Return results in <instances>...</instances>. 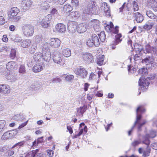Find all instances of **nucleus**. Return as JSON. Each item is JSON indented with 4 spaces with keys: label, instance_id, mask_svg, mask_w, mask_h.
<instances>
[{
    "label": "nucleus",
    "instance_id": "nucleus-63",
    "mask_svg": "<svg viewBox=\"0 0 157 157\" xmlns=\"http://www.w3.org/2000/svg\"><path fill=\"white\" fill-rule=\"evenodd\" d=\"M155 2H157V0H147V3L150 6L152 5Z\"/></svg>",
    "mask_w": 157,
    "mask_h": 157
},
{
    "label": "nucleus",
    "instance_id": "nucleus-28",
    "mask_svg": "<svg viewBox=\"0 0 157 157\" xmlns=\"http://www.w3.org/2000/svg\"><path fill=\"white\" fill-rule=\"evenodd\" d=\"M31 44V41L29 39H26L22 40L21 44L24 48H26L29 47Z\"/></svg>",
    "mask_w": 157,
    "mask_h": 157
},
{
    "label": "nucleus",
    "instance_id": "nucleus-32",
    "mask_svg": "<svg viewBox=\"0 0 157 157\" xmlns=\"http://www.w3.org/2000/svg\"><path fill=\"white\" fill-rule=\"evenodd\" d=\"M146 13L147 16L151 19L154 20L157 18V16L155 15L151 10H147L146 12Z\"/></svg>",
    "mask_w": 157,
    "mask_h": 157
},
{
    "label": "nucleus",
    "instance_id": "nucleus-14",
    "mask_svg": "<svg viewBox=\"0 0 157 157\" xmlns=\"http://www.w3.org/2000/svg\"><path fill=\"white\" fill-rule=\"evenodd\" d=\"M50 45L55 48L59 47L60 44V41L58 38H52L50 40Z\"/></svg>",
    "mask_w": 157,
    "mask_h": 157
},
{
    "label": "nucleus",
    "instance_id": "nucleus-57",
    "mask_svg": "<svg viewBox=\"0 0 157 157\" xmlns=\"http://www.w3.org/2000/svg\"><path fill=\"white\" fill-rule=\"evenodd\" d=\"M19 72L20 73H25V67L24 66L21 65L20 66L19 69Z\"/></svg>",
    "mask_w": 157,
    "mask_h": 157
},
{
    "label": "nucleus",
    "instance_id": "nucleus-33",
    "mask_svg": "<svg viewBox=\"0 0 157 157\" xmlns=\"http://www.w3.org/2000/svg\"><path fill=\"white\" fill-rule=\"evenodd\" d=\"M62 52L63 56L66 57H69L71 55V51L69 48L63 49L62 50Z\"/></svg>",
    "mask_w": 157,
    "mask_h": 157
},
{
    "label": "nucleus",
    "instance_id": "nucleus-9",
    "mask_svg": "<svg viewBox=\"0 0 157 157\" xmlns=\"http://www.w3.org/2000/svg\"><path fill=\"white\" fill-rule=\"evenodd\" d=\"M75 73L82 78H86L87 75V71L84 68L79 67L74 71Z\"/></svg>",
    "mask_w": 157,
    "mask_h": 157
},
{
    "label": "nucleus",
    "instance_id": "nucleus-2",
    "mask_svg": "<svg viewBox=\"0 0 157 157\" xmlns=\"http://www.w3.org/2000/svg\"><path fill=\"white\" fill-rule=\"evenodd\" d=\"M20 10L17 7L12 8L8 12L9 19L12 21L15 22H18L21 18V17L17 16Z\"/></svg>",
    "mask_w": 157,
    "mask_h": 157
},
{
    "label": "nucleus",
    "instance_id": "nucleus-39",
    "mask_svg": "<svg viewBox=\"0 0 157 157\" xmlns=\"http://www.w3.org/2000/svg\"><path fill=\"white\" fill-rule=\"evenodd\" d=\"M141 144V141L140 139L138 140H134L131 143V146L134 147L137 146L139 144Z\"/></svg>",
    "mask_w": 157,
    "mask_h": 157
},
{
    "label": "nucleus",
    "instance_id": "nucleus-53",
    "mask_svg": "<svg viewBox=\"0 0 157 157\" xmlns=\"http://www.w3.org/2000/svg\"><path fill=\"white\" fill-rule=\"evenodd\" d=\"M152 9L155 11H157V2H155L150 6Z\"/></svg>",
    "mask_w": 157,
    "mask_h": 157
},
{
    "label": "nucleus",
    "instance_id": "nucleus-59",
    "mask_svg": "<svg viewBox=\"0 0 157 157\" xmlns=\"http://www.w3.org/2000/svg\"><path fill=\"white\" fill-rule=\"evenodd\" d=\"M52 83L54 82H59L61 81V80L59 78H53L52 80H51Z\"/></svg>",
    "mask_w": 157,
    "mask_h": 157
},
{
    "label": "nucleus",
    "instance_id": "nucleus-54",
    "mask_svg": "<svg viewBox=\"0 0 157 157\" xmlns=\"http://www.w3.org/2000/svg\"><path fill=\"white\" fill-rule=\"evenodd\" d=\"M42 36L40 35H36L35 36V40L36 42H40L42 41Z\"/></svg>",
    "mask_w": 157,
    "mask_h": 157
},
{
    "label": "nucleus",
    "instance_id": "nucleus-30",
    "mask_svg": "<svg viewBox=\"0 0 157 157\" xmlns=\"http://www.w3.org/2000/svg\"><path fill=\"white\" fill-rule=\"evenodd\" d=\"M121 37V34H119L118 35V37L116 38V39L114 41V43L111 46V48L113 49H115L116 48V45H117L121 41V40L120 38Z\"/></svg>",
    "mask_w": 157,
    "mask_h": 157
},
{
    "label": "nucleus",
    "instance_id": "nucleus-55",
    "mask_svg": "<svg viewBox=\"0 0 157 157\" xmlns=\"http://www.w3.org/2000/svg\"><path fill=\"white\" fill-rule=\"evenodd\" d=\"M139 73L140 74H142L143 75H146V72L147 70L145 68H141L139 70Z\"/></svg>",
    "mask_w": 157,
    "mask_h": 157
},
{
    "label": "nucleus",
    "instance_id": "nucleus-22",
    "mask_svg": "<svg viewBox=\"0 0 157 157\" xmlns=\"http://www.w3.org/2000/svg\"><path fill=\"white\" fill-rule=\"evenodd\" d=\"M149 135L148 134H146L145 135L143 136L141 139H140L141 141V144H144L149 146L150 141L149 140Z\"/></svg>",
    "mask_w": 157,
    "mask_h": 157
},
{
    "label": "nucleus",
    "instance_id": "nucleus-13",
    "mask_svg": "<svg viewBox=\"0 0 157 157\" xmlns=\"http://www.w3.org/2000/svg\"><path fill=\"white\" fill-rule=\"evenodd\" d=\"M77 23L73 21L68 22L67 25V29L71 33L75 32L77 30Z\"/></svg>",
    "mask_w": 157,
    "mask_h": 157
},
{
    "label": "nucleus",
    "instance_id": "nucleus-25",
    "mask_svg": "<svg viewBox=\"0 0 157 157\" xmlns=\"http://www.w3.org/2000/svg\"><path fill=\"white\" fill-rule=\"evenodd\" d=\"M56 31L60 33H63L66 30L65 25L62 23H58L56 26Z\"/></svg>",
    "mask_w": 157,
    "mask_h": 157
},
{
    "label": "nucleus",
    "instance_id": "nucleus-44",
    "mask_svg": "<svg viewBox=\"0 0 157 157\" xmlns=\"http://www.w3.org/2000/svg\"><path fill=\"white\" fill-rule=\"evenodd\" d=\"M14 119L17 120H23L24 117L23 116V114L20 113L19 114L17 115H15L14 117Z\"/></svg>",
    "mask_w": 157,
    "mask_h": 157
},
{
    "label": "nucleus",
    "instance_id": "nucleus-62",
    "mask_svg": "<svg viewBox=\"0 0 157 157\" xmlns=\"http://www.w3.org/2000/svg\"><path fill=\"white\" fill-rule=\"evenodd\" d=\"M151 147L153 149L155 150H157V143H154L152 144H151Z\"/></svg>",
    "mask_w": 157,
    "mask_h": 157
},
{
    "label": "nucleus",
    "instance_id": "nucleus-27",
    "mask_svg": "<svg viewBox=\"0 0 157 157\" xmlns=\"http://www.w3.org/2000/svg\"><path fill=\"white\" fill-rule=\"evenodd\" d=\"M87 109V106L84 105L83 106H81L77 108V111L78 113H79L82 116L84 113H85Z\"/></svg>",
    "mask_w": 157,
    "mask_h": 157
},
{
    "label": "nucleus",
    "instance_id": "nucleus-50",
    "mask_svg": "<svg viewBox=\"0 0 157 157\" xmlns=\"http://www.w3.org/2000/svg\"><path fill=\"white\" fill-rule=\"evenodd\" d=\"M31 89L34 90H36L38 89H39L40 87L38 86L36 84H34L32 85L31 87Z\"/></svg>",
    "mask_w": 157,
    "mask_h": 157
},
{
    "label": "nucleus",
    "instance_id": "nucleus-12",
    "mask_svg": "<svg viewBox=\"0 0 157 157\" xmlns=\"http://www.w3.org/2000/svg\"><path fill=\"white\" fill-rule=\"evenodd\" d=\"M51 19V15L48 14L41 21L42 26L44 28L47 27L50 23Z\"/></svg>",
    "mask_w": 157,
    "mask_h": 157
},
{
    "label": "nucleus",
    "instance_id": "nucleus-16",
    "mask_svg": "<svg viewBox=\"0 0 157 157\" xmlns=\"http://www.w3.org/2000/svg\"><path fill=\"white\" fill-rule=\"evenodd\" d=\"M101 10H103L106 16H110V11L106 3L104 2L102 3L101 6Z\"/></svg>",
    "mask_w": 157,
    "mask_h": 157
},
{
    "label": "nucleus",
    "instance_id": "nucleus-52",
    "mask_svg": "<svg viewBox=\"0 0 157 157\" xmlns=\"http://www.w3.org/2000/svg\"><path fill=\"white\" fill-rule=\"evenodd\" d=\"M149 135L150 138H154L156 136V132L154 130H151L150 131Z\"/></svg>",
    "mask_w": 157,
    "mask_h": 157
},
{
    "label": "nucleus",
    "instance_id": "nucleus-31",
    "mask_svg": "<svg viewBox=\"0 0 157 157\" xmlns=\"http://www.w3.org/2000/svg\"><path fill=\"white\" fill-rule=\"evenodd\" d=\"M6 78L7 80H10V81L14 82L16 80L17 76L15 74L10 73L6 75Z\"/></svg>",
    "mask_w": 157,
    "mask_h": 157
},
{
    "label": "nucleus",
    "instance_id": "nucleus-60",
    "mask_svg": "<svg viewBox=\"0 0 157 157\" xmlns=\"http://www.w3.org/2000/svg\"><path fill=\"white\" fill-rule=\"evenodd\" d=\"M5 22V20L2 16H0V25H3Z\"/></svg>",
    "mask_w": 157,
    "mask_h": 157
},
{
    "label": "nucleus",
    "instance_id": "nucleus-15",
    "mask_svg": "<svg viewBox=\"0 0 157 157\" xmlns=\"http://www.w3.org/2000/svg\"><path fill=\"white\" fill-rule=\"evenodd\" d=\"M83 59L88 63H92L94 61L93 56L90 53H86L82 55Z\"/></svg>",
    "mask_w": 157,
    "mask_h": 157
},
{
    "label": "nucleus",
    "instance_id": "nucleus-47",
    "mask_svg": "<svg viewBox=\"0 0 157 157\" xmlns=\"http://www.w3.org/2000/svg\"><path fill=\"white\" fill-rule=\"evenodd\" d=\"M134 46L135 50L136 52H138L139 53L141 52L142 51L141 48H140V46L138 44L135 43L134 44Z\"/></svg>",
    "mask_w": 157,
    "mask_h": 157
},
{
    "label": "nucleus",
    "instance_id": "nucleus-1",
    "mask_svg": "<svg viewBox=\"0 0 157 157\" xmlns=\"http://www.w3.org/2000/svg\"><path fill=\"white\" fill-rule=\"evenodd\" d=\"M144 108L141 106H139L138 107L137 109L136 110V120L134 123V125L132 127L131 129L129 130L128 132V136H130L131 135V132L132 131L136 125H137V127L138 131V132H140L141 131V128L146 123L147 121L145 120H143L141 122L140 121L141 118L142 116L139 113V112H140V113H142L144 112Z\"/></svg>",
    "mask_w": 157,
    "mask_h": 157
},
{
    "label": "nucleus",
    "instance_id": "nucleus-11",
    "mask_svg": "<svg viewBox=\"0 0 157 157\" xmlns=\"http://www.w3.org/2000/svg\"><path fill=\"white\" fill-rule=\"evenodd\" d=\"M151 148L149 146H147L144 149L140 147L138 149L139 153L143 154L142 156L144 157H148L151 153Z\"/></svg>",
    "mask_w": 157,
    "mask_h": 157
},
{
    "label": "nucleus",
    "instance_id": "nucleus-35",
    "mask_svg": "<svg viewBox=\"0 0 157 157\" xmlns=\"http://www.w3.org/2000/svg\"><path fill=\"white\" fill-rule=\"evenodd\" d=\"M63 11L65 13L70 12L73 9V8L70 5L66 4L63 7Z\"/></svg>",
    "mask_w": 157,
    "mask_h": 157
},
{
    "label": "nucleus",
    "instance_id": "nucleus-7",
    "mask_svg": "<svg viewBox=\"0 0 157 157\" xmlns=\"http://www.w3.org/2000/svg\"><path fill=\"white\" fill-rule=\"evenodd\" d=\"M100 44L98 37L95 34L92 35L91 38L88 39L86 42V45L89 47H92L94 45L97 47Z\"/></svg>",
    "mask_w": 157,
    "mask_h": 157
},
{
    "label": "nucleus",
    "instance_id": "nucleus-8",
    "mask_svg": "<svg viewBox=\"0 0 157 157\" xmlns=\"http://www.w3.org/2000/svg\"><path fill=\"white\" fill-rule=\"evenodd\" d=\"M139 85L140 86L139 89L143 91H146L148 88L149 84V80L145 78L144 76H142L140 78L139 81Z\"/></svg>",
    "mask_w": 157,
    "mask_h": 157
},
{
    "label": "nucleus",
    "instance_id": "nucleus-49",
    "mask_svg": "<svg viewBox=\"0 0 157 157\" xmlns=\"http://www.w3.org/2000/svg\"><path fill=\"white\" fill-rule=\"evenodd\" d=\"M133 10L134 11H137L139 9V7L137 3L134 1L132 2Z\"/></svg>",
    "mask_w": 157,
    "mask_h": 157
},
{
    "label": "nucleus",
    "instance_id": "nucleus-41",
    "mask_svg": "<svg viewBox=\"0 0 157 157\" xmlns=\"http://www.w3.org/2000/svg\"><path fill=\"white\" fill-rule=\"evenodd\" d=\"M6 122L4 120H0V132L3 130L4 128Z\"/></svg>",
    "mask_w": 157,
    "mask_h": 157
},
{
    "label": "nucleus",
    "instance_id": "nucleus-37",
    "mask_svg": "<svg viewBox=\"0 0 157 157\" xmlns=\"http://www.w3.org/2000/svg\"><path fill=\"white\" fill-rule=\"evenodd\" d=\"M104 57V55H102L98 58L97 60V64L100 66L102 65L103 63Z\"/></svg>",
    "mask_w": 157,
    "mask_h": 157
},
{
    "label": "nucleus",
    "instance_id": "nucleus-34",
    "mask_svg": "<svg viewBox=\"0 0 157 157\" xmlns=\"http://www.w3.org/2000/svg\"><path fill=\"white\" fill-rule=\"evenodd\" d=\"M154 25L153 22H148L144 25L143 28L147 30H149L152 28Z\"/></svg>",
    "mask_w": 157,
    "mask_h": 157
},
{
    "label": "nucleus",
    "instance_id": "nucleus-18",
    "mask_svg": "<svg viewBox=\"0 0 157 157\" xmlns=\"http://www.w3.org/2000/svg\"><path fill=\"white\" fill-rule=\"evenodd\" d=\"M32 4V2L30 0H23L21 3V7L24 10L28 9Z\"/></svg>",
    "mask_w": 157,
    "mask_h": 157
},
{
    "label": "nucleus",
    "instance_id": "nucleus-45",
    "mask_svg": "<svg viewBox=\"0 0 157 157\" xmlns=\"http://www.w3.org/2000/svg\"><path fill=\"white\" fill-rule=\"evenodd\" d=\"M37 48L36 44H34L30 48V52L31 53H34Z\"/></svg>",
    "mask_w": 157,
    "mask_h": 157
},
{
    "label": "nucleus",
    "instance_id": "nucleus-64",
    "mask_svg": "<svg viewBox=\"0 0 157 157\" xmlns=\"http://www.w3.org/2000/svg\"><path fill=\"white\" fill-rule=\"evenodd\" d=\"M95 74L93 72L91 73L89 76V80H91L94 78L95 77Z\"/></svg>",
    "mask_w": 157,
    "mask_h": 157
},
{
    "label": "nucleus",
    "instance_id": "nucleus-17",
    "mask_svg": "<svg viewBox=\"0 0 157 157\" xmlns=\"http://www.w3.org/2000/svg\"><path fill=\"white\" fill-rule=\"evenodd\" d=\"M145 50L147 53L157 54V48L151 47L149 44L146 45Z\"/></svg>",
    "mask_w": 157,
    "mask_h": 157
},
{
    "label": "nucleus",
    "instance_id": "nucleus-36",
    "mask_svg": "<svg viewBox=\"0 0 157 157\" xmlns=\"http://www.w3.org/2000/svg\"><path fill=\"white\" fill-rule=\"evenodd\" d=\"M48 44L47 43L44 44L43 46L42 53H46L47 52H50L49 49L48 48Z\"/></svg>",
    "mask_w": 157,
    "mask_h": 157
},
{
    "label": "nucleus",
    "instance_id": "nucleus-5",
    "mask_svg": "<svg viewBox=\"0 0 157 157\" xmlns=\"http://www.w3.org/2000/svg\"><path fill=\"white\" fill-rule=\"evenodd\" d=\"M22 30L24 36L29 37L33 35L34 29L32 25L25 24L22 26Z\"/></svg>",
    "mask_w": 157,
    "mask_h": 157
},
{
    "label": "nucleus",
    "instance_id": "nucleus-29",
    "mask_svg": "<svg viewBox=\"0 0 157 157\" xmlns=\"http://www.w3.org/2000/svg\"><path fill=\"white\" fill-rule=\"evenodd\" d=\"M42 54L40 52H36L33 56V58L36 62L41 61L42 59Z\"/></svg>",
    "mask_w": 157,
    "mask_h": 157
},
{
    "label": "nucleus",
    "instance_id": "nucleus-23",
    "mask_svg": "<svg viewBox=\"0 0 157 157\" xmlns=\"http://www.w3.org/2000/svg\"><path fill=\"white\" fill-rule=\"evenodd\" d=\"M10 92V87L6 85H0V93L2 94H8Z\"/></svg>",
    "mask_w": 157,
    "mask_h": 157
},
{
    "label": "nucleus",
    "instance_id": "nucleus-21",
    "mask_svg": "<svg viewBox=\"0 0 157 157\" xmlns=\"http://www.w3.org/2000/svg\"><path fill=\"white\" fill-rule=\"evenodd\" d=\"M80 16V14L78 11L72 12L70 13L67 17L69 20H76Z\"/></svg>",
    "mask_w": 157,
    "mask_h": 157
},
{
    "label": "nucleus",
    "instance_id": "nucleus-24",
    "mask_svg": "<svg viewBox=\"0 0 157 157\" xmlns=\"http://www.w3.org/2000/svg\"><path fill=\"white\" fill-rule=\"evenodd\" d=\"M133 17L135 18L137 22L139 23H141L144 19V17L143 16L138 12L134 13Z\"/></svg>",
    "mask_w": 157,
    "mask_h": 157
},
{
    "label": "nucleus",
    "instance_id": "nucleus-42",
    "mask_svg": "<svg viewBox=\"0 0 157 157\" xmlns=\"http://www.w3.org/2000/svg\"><path fill=\"white\" fill-rule=\"evenodd\" d=\"M72 7H75L76 8L78 6L79 2L78 0H72L71 1Z\"/></svg>",
    "mask_w": 157,
    "mask_h": 157
},
{
    "label": "nucleus",
    "instance_id": "nucleus-46",
    "mask_svg": "<svg viewBox=\"0 0 157 157\" xmlns=\"http://www.w3.org/2000/svg\"><path fill=\"white\" fill-rule=\"evenodd\" d=\"M10 138L8 132L4 133L2 137V140H6Z\"/></svg>",
    "mask_w": 157,
    "mask_h": 157
},
{
    "label": "nucleus",
    "instance_id": "nucleus-51",
    "mask_svg": "<svg viewBox=\"0 0 157 157\" xmlns=\"http://www.w3.org/2000/svg\"><path fill=\"white\" fill-rule=\"evenodd\" d=\"M16 52L15 50L14 49L11 50L10 54V57L12 59H14L15 57Z\"/></svg>",
    "mask_w": 157,
    "mask_h": 157
},
{
    "label": "nucleus",
    "instance_id": "nucleus-43",
    "mask_svg": "<svg viewBox=\"0 0 157 157\" xmlns=\"http://www.w3.org/2000/svg\"><path fill=\"white\" fill-rule=\"evenodd\" d=\"M118 27L117 26H116L115 28H109V30L110 32H111L112 33L117 34L118 33Z\"/></svg>",
    "mask_w": 157,
    "mask_h": 157
},
{
    "label": "nucleus",
    "instance_id": "nucleus-4",
    "mask_svg": "<svg viewBox=\"0 0 157 157\" xmlns=\"http://www.w3.org/2000/svg\"><path fill=\"white\" fill-rule=\"evenodd\" d=\"M96 3L92 1L89 4L87 9L84 10L83 13L87 14H98L99 13L98 8L95 5Z\"/></svg>",
    "mask_w": 157,
    "mask_h": 157
},
{
    "label": "nucleus",
    "instance_id": "nucleus-40",
    "mask_svg": "<svg viewBox=\"0 0 157 157\" xmlns=\"http://www.w3.org/2000/svg\"><path fill=\"white\" fill-rule=\"evenodd\" d=\"M49 6L48 3L46 2H44L42 4L41 6V9L43 10H46L49 8Z\"/></svg>",
    "mask_w": 157,
    "mask_h": 157
},
{
    "label": "nucleus",
    "instance_id": "nucleus-61",
    "mask_svg": "<svg viewBox=\"0 0 157 157\" xmlns=\"http://www.w3.org/2000/svg\"><path fill=\"white\" fill-rule=\"evenodd\" d=\"M43 137L42 136L40 138H39L37 140V144H38L39 143H42L43 141Z\"/></svg>",
    "mask_w": 157,
    "mask_h": 157
},
{
    "label": "nucleus",
    "instance_id": "nucleus-10",
    "mask_svg": "<svg viewBox=\"0 0 157 157\" xmlns=\"http://www.w3.org/2000/svg\"><path fill=\"white\" fill-rule=\"evenodd\" d=\"M88 25L87 23H84L79 24L77 25V32L80 33H83L87 30Z\"/></svg>",
    "mask_w": 157,
    "mask_h": 157
},
{
    "label": "nucleus",
    "instance_id": "nucleus-56",
    "mask_svg": "<svg viewBox=\"0 0 157 157\" xmlns=\"http://www.w3.org/2000/svg\"><path fill=\"white\" fill-rule=\"evenodd\" d=\"M74 76L72 75H67L65 78L66 80L67 81H70L74 78Z\"/></svg>",
    "mask_w": 157,
    "mask_h": 157
},
{
    "label": "nucleus",
    "instance_id": "nucleus-26",
    "mask_svg": "<svg viewBox=\"0 0 157 157\" xmlns=\"http://www.w3.org/2000/svg\"><path fill=\"white\" fill-rule=\"evenodd\" d=\"M51 58V55L50 52H47L46 53H42V59L45 61L48 62Z\"/></svg>",
    "mask_w": 157,
    "mask_h": 157
},
{
    "label": "nucleus",
    "instance_id": "nucleus-3",
    "mask_svg": "<svg viewBox=\"0 0 157 157\" xmlns=\"http://www.w3.org/2000/svg\"><path fill=\"white\" fill-rule=\"evenodd\" d=\"M154 58L152 54L150 56H147L144 59H142V62L143 63H146L147 67L150 69L155 68L156 65V63L154 62Z\"/></svg>",
    "mask_w": 157,
    "mask_h": 157
},
{
    "label": "nucleus",
    "instance_id": "nucleus-58",
    "mask_svg": "<svg viewBox=\"0 0 157 157\" xmlns=\"http://www.w3.org/2000/svg\"><path fill=\"white\" fill-rule=\"evenodd\" d=\"M87 129L86 126H85L84 127H83V128H82L80 130L79 132L81 135L82 134L83 131L85 132L86 133L87 132Z\"/></svg>",
    "mask_w": 157,
    "mask_h": 157
},
{
    "label": "nucleus",
    "instance_id": "nucleus-38",
    "mask_svg": "<svg viewBox=\"0 0 157 157\" xmlns=\"http://www.w3.org/2000/svg\"><path fill=\"white\" fill-rule=\"evenodd\" d=\"M98 36L101 41H104L105 39V34L104 31H101L98 35Z\"/></svg>",
    "mask_w": 157,
    "mask_h": 157
},
{
    "label": "nucleus",
    "instance_id": "nucleus-19",
    "mask_svg": "<svg viewBox=\"0 0 157 157\" xmlns=\"http://www.w3.org/2000/svg\"><path fill=\"white\" fill-rule=\"evenodd\" d=\"M17 67V64L16 62L11 61L7 63L6 65V69L8 70L13 71Z\"/></svg>",
    "mask_w": 157,
    "mask_h": 157
},
{
    "label": "nucleus",
    "instance_id": "nucleus-48",
    "mask_svg": "<svg viewBox=\"0 0 157 157\" xmlns=\"http://www.w3.org/2000/svg\"><path fill=\"white\" fill-rule=\"evenodd\" d=\"M10 138L15 136L17 134V132L15 130H13L8 131Z\"/></svg>",
    "mask_w": 157,
    "mask_h": 157
},
{
    "label": "nucleus",
    "instance_id": "nucleus-6",
    "mask_svg": "<svg viewBox=\"0 0 157 157\" xmlns=\"http://www.w3.org/2000/svg\"><path fill=\"white\" fill-rule=\"evenodd\" d=\"M53 60L55 63L63 66L65 63V60L63 59L61 54L58 51H54L52 54Z\"/></svg>",
    "mask_w": 157,
    "mask_h": 157
},
{
    "label": "nucleus",
    "instance_id": "nucleus-20",
    "mask_svg": "<svg viewBox=\"0 0 157 157\" xmlns=\"http://www.w3.org/2000/svg\"><path fill=\"white\" fill-rule=\"evenodd\" d=\"M44 67V65L43 63H37L33 67V71L35 72H39L42 70Z\"/></svg>",
    "mask_w": 157,
    "mask_h": 157
}]
</instances>
